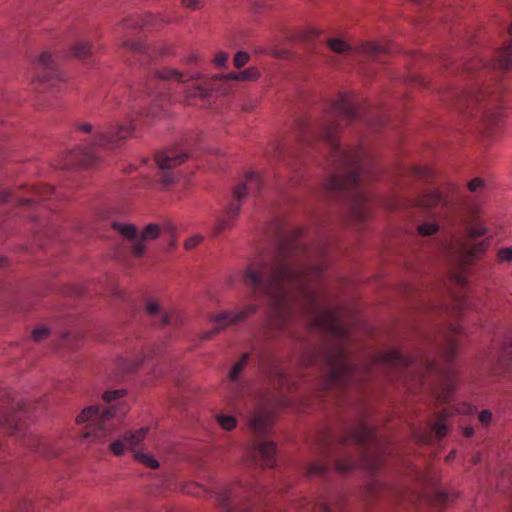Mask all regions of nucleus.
Here are the masks:
<instances>
[{
  "instance_id": "34",
  "label": "nucleus",
  "mask_w": 512,
  "mask_h": 512,
  "mask_svg": "<svg viewBox=\"0 0 512 512\" xmlns=\"http://www.w3.org/2000/svg\"><path fill=\"white\" fill-rule=\"evenodd\" d=\"M121 47L127 49L133 53L145 52L146 46L144 41L142 40H131V39H122L120 43Z\"/></svg>"
},
{
  "instance_id": "63",
  "label": "nucleus",
  "mask_w": 512,
  "mask_h": 512,
  "mask_svg": "<svg viewBox=\"0 0 512 512\" xmlns=\"http://www.w3.org/2000/svg\"><path fill=\"white\" fill-rule=\"evenodd\" d=\"M93 163L94 159H92L90 156H84L79 160V164L83 166H91Z\"/></svg>"
},
{
  "instance_id": "28",
  "label": "nucleus",
  "mask_w": 512,
  "mask_h": 512,
  "mask_svg": "<svg viewBox=\"0 0 512 512\" xmlns=\"http://www.w3.org/2000/svg\"><path fill=\"white\" fill-rule=\"evenodd\" d=\"M465 233L467 238L476 239L482 236H485L488 233V228L484 221H476V222H465Z\"/></svg>"
},
{
  "instance_id": "64",
  "label": "nucleus",
  "mask_w": 512,
  "mask_h": 512,
  "mask_svg": "<svg viewBox=\"0 0 512 512\" xmlns=\"http://www.w3.org/2000/svg\"><path fill=\"white\" fill-rule=\"evenodd\" d=\"M503 349L510 350V352H512V335L505 339Z\"/></svg>"
},
{
  "instance_id": "27",
  "label": "nucleus",
  "mask_w": 512,
  "mask_h": 512,
  "mask_svg": "<svg viewBox=\"0 0 512 512\" xmlns=\"http://www.w3.org/2000/svg\"><path fill=\"white\" fill-rule=\"evenodd\" d=\"M299 507L304 512H334L332 507L324 500L310 501L303 499Z\"/></svg>"
},
{
  "instance_id": "46",
  "label": "nucleus",
  "mask_w": 512,
  "mask_h": 512,
  "mask_svg": "<svg viewBox=\"0 0 512 512\" xmlns=\"http://www.w3.org/2000/svg\"><path fill=\"white\" fill-rule=\"evenodd\" d=\"M497 260L500 263H512V247L500 248L497 252Z\"/></svg>"
},
{
  "instance_id": "6",
  "label": "nucleus",
  "mask_w": 512,
  "mask_h": 512,
  "mask_svg": "<svg viewBox=\"0 0 512 512\" xmlns=\"http://www.w3.org/2000/svg\"><path fill=\"white\" fill-rule=\"evenodd\" d=\"M112 228L130 241V251L137 258L145 256L149 242L158 239L170 229L166 223H149L141 230L132 223H113Z\"/></svg>"
},
{
  "instance_id": "57",
  "label": "nucleus",
  "mask_w": 512,
  "mask_h": 512,
  "mask_svg": "<svg viewBox=\"0 0 512 512\" xmlns=\"http://www.w3.org/2000/svg\"><path fill=\"white\" fill-rule=\"evenodd\" d=\"M492 413L489 410H483L479 413V421L483 425H488L491 422Z\"/></svg>"
},
{
  "instance_id": "55",
  "label": "nucleus",
  "mask_w": 512,
  "mask_h": 512,
  "mask_svg": "<svg viewBox=\"0 0 512 512\" xmlns=\"http://www.w3.org/2000/svg\"><path fill=\"white\" fill-rule=\"evenodd\" d=\"M440 191H444L445 194L449 196V194H453L458 191V185L454 182H446L443 183L440 187ZM450 202V200L448 199Z\"/></svg>"
},
{
  "instance_id": "36",
  "label": "nucleus",
  "mask_w": 512,
  "mask_h": 512,
  "mask_svg": "<svg viewBox=\"0 0 512 512\" xmlns=\"http://www.w3.org/2000/svg\"><path fill=\"white\" fill-rule=\"evenodd\" d=\"M216 420L218 424L225 430L230 431L234 429L237 425L236 418L232 415H228L225 413H219L216 415Z\"/></svg>"
},
{
  "instance_id": "1",
  "label": "nucleus",
  "mask_w": 512,
  "mask_h": 512,
  "mask_svg": "<svg viewBox=\"0 0 512 512\" xmlns=\"http://www.w3.org/2000/svg\"><path fill=\"white\" fill-rule=\"evenodd\" d=\"M325 269V264H311L304 254L283 253L250 263L243 271L242 281L253 291H261L268 297L269 313L275 322L286 321L296 303L311 313L312 327L324 330L343 348H348L360 333H372L373 327L336 305L334 293L324 284L301 286L295 295L285 286L286 282L300 280L309 274L320 275Z\"/></svg>"
},
{
  "instance_id": "35",
  "label": "nucleus",
  "mask_w": 512,
  "mask_h": 512,
  "mask_svg": "<svg viewBox=\"0 0 512 512\" xmlns=\"http://www.w3.org/2000/svg\"><path fill=\"white\" fill-rule=\"evenodd\" d=\"M169 319H170L169 326L174 327V328L182 327L188 321L187 317L185 316V314L183 312L175 310V309L169 310Z\"/></svg>"
},
{
  "instance_id": "53",
  "label": "nucleus",
  "mask_w": 512,
  "mask_h": 512,
  "mask_svg": "<svg viewBox=\"0 0 512 512\" xmlns=\"http://www.w3.org/2000/svg\"><path fill=\"white\" fill-rule=\"evenodd\" d=\"M413 172L418 177L428 179L433 175V171L428 167H414Z\"/></svg>"
},
{
  "instance_id": "56",
  "label": "nucleus",
  "mask_w": 512,
  "mask_h": 512,
  "mask_svg": "<svg viewBox=\"0 0 512 512\" xmlns=\"http://www.w3.org/2000/svg\"><path fill=\"white\" fill-rule=\"evenodd\" d=\"M257 105L255 100H247L241 104L240 108L244 112L251 113L256 109Z\"/></svg>"
},
{
  "instance_id": "12",
  "label": "nucleus",
  "mask_w": 512,
  "mask_h": 512,
  "mask_svg": "<svg viewBox=\"0 0 512 512\" xmlns=\"http://www.w3.org/2000/svg\"><path fill=\"white\" fill-rule=\"evenodd\" d=\"M271 421L272 407L268 404H261L249 412V427L259 438L269 432Z\"/></svg>"
},
{
  "instance_id": "58",
  "label": "nucleus",
  "mask_w": 512,
  "mask_h": 512,
  "mask_svg": "<svg viewBox=\"0 0 512 512\" xmlns=\"http://www.w3.org/2000/svg\"><path fill=\"white\" fill-rule=\"evenodd\" d=\"M31 509V503L27 500H23L21 503H19L15 512H31Z\"/></svg>"
},
{
  "instance_id": "62",
  "label": "nucleus",
  "mask_w": 512,
  "mask_h": 512,
  "mask_svg": "<svg viewBox=\"0 0 512 512\" xmlns=\"http://www.w3.org/2000/svg\"><path fill=\"white\" fill-rule=\"evenodd\" d=\"M436 495L439 503H446L449 499L448 493L443 490H438Z\"/></svg>"
},
{
  "instance_id": "23",
  "label": "nucleus",
  "mask_w": 512,
  "mask_h": 512,
  "mask_svg": "<svg viewBox=\"0 0 512 512\" xmlns=\"http://www.w3.org/2000/svg\"><path fill=\"white\" fill-rule=\"evenodd\" d=\"M153 74L157 79L162 80V81L175 80V81H178L181 83H184L187 81L186 79H184L183 72L179 71L176 68H172V67H163V68L157 69L154 71Z\"/></svg>"
},
{
  "instance_id": "32",
  "label": "nucleus",
  "mask_w": 512,
  "mask_h": 512,
  "mask_svg": "<svg viewBox=\"0 0 512 512\" xmlns=\"http://www.w3.org/2000/svg\"><path fill=\"white\" fill-rule=\"evenodd\" d=\"M327 46L337 54H346L351 51L350 44L341 38L328 39Z\"/></svg>"
},
{
  "instance_id": "43",
  "label": "nucleus",
  "mask_w": 512,
  "mask_h": 512,
  "mask_svg": "<svg viewBox=\"0 0 512 512\" xmlns=\"http://www.w3.org/2000/svg\"><path fill=\"white\" fill-rule=\"evenodd\" d=\"M443 377L445 378V386H446V389L447 390H452L453 387H454V383L456 381V372L454 371V369H452L451 367L447 368L444 372H443Z\"/></svg>"
},
{
  "instance_id": "17",
  "label": "nucleus",
  "mask_w": 512,
  "mask_h": 512,
  "mask_svg": "<svg viewBox=\"0 0 512 512\" xmlns=\"http://www.w3.org/2000/svg\"><path fill=\"white\" fill-rule=\"evenodd\" d=\"M241 210V203H231L227 206L224 214L220 217L214 227V234L218 235L226 230L232 229Z\"/></svg>"
},
{
  "instance_id": "8",
  "label": "nucleus",
  "mask_w": 512,
  "mask_h": 512,
  "mask_svg": "<svg viewBox=\"0 0 512 512\" xmlns=\"http://www.w3.org/2000/svg\"><path fill=\"white\" fill-rule=\"evenodd\" d=\"M258 485L234 484L222 487L216 493V500L222 512H258L248 498L261 491Z\"/></svg>"
},
{
  "instance_id": "38",
  "label": "nucleus",
  "mask_w": 512,
  "mask_h": 512,
  "mask_svg": "<svg viewBox=\"0 0 512 512\" xmlns=\"http://www.w3.org/2000/svg\"><path fill=\"white\" fill-rule=\"evenodd\" d=\"M440 226L436 222H424L417 227V232L421 236H433L438 233Z\"/></svg>"
},
{
  "instance_id": "31",
  "label": "nucleus",
  "mask_w": 512,
  "mask_h": 512,
  "mask_svg": "<svg viewBox=\"0 0 512 512\" xmlns=\"http://www.w3.org/2000/svg\"><path fill=\"white\" fill-rule=\"evenodd\" d=\"M455 331L456 327L454 326H449L445 330L441 331V338L446 343L447 349L450 350V352H454L455 350L461 348L458 344V341L453 337Z\"/></svg>"
},
{
  "instance_id": "15",
  "label": "nucleus",
  "mask_w": 512,
  "mask_h": 512,
  "mask_svg": "<svg viewBox=\"0 0 512 512\" xmlns=\"http://www.w3.org/2000/svg\"><path fill=\"white\" fill-rule=\"evenodd\" d=\"M188 158V153L175 148H168L155 155V162L159 170H173L184 164Z\"/></svg>"
},
{
  "instance_id": "54",
  "label": "nucleus",
  "mask_w": 512,
  "mask_h": 512,
  "mask_svg": "<svg viewBox=\"0 0 512 512\" xmlns=\"http://www.w3.org/2000/svg\"><path fill=\"white\" fill-rule=\"evenodd\" d=\"M202 241V237L199 236V235H196V236H193V237H190L188 238L185 242H184V248L186 250H191L195 247H197Z\"/></svg>"
},
{
  "instance_id": "11",
  "label": "nucleus",
  "mask_w": 512,
  "mask_h": 512,
  "mask_svg": "<svg viewBox=\"0 0 512 512\" xmlns=\"http://www.w3.org/2000/svg\"><path fill=\"white\" fill-rule=\"evenodd\" d=\"M148 430L149 429L147 427H142L136 431H125L110 443V452L115 456H121L127 450H132L134 452L135 448L146 437Z\"/></svg>"
},
{
  "instance_id": "37",
  "label": "nucleus",
  "mask_w": 512,
  "mask_h": 512,
  "mask_svg": "<svg viewBox=\"0 0 512 512\" xmlns=\"http://www.w3.org/2000/svg\"><path fill=\"white\" fill-rule=\"evenodd\" d=\"M134 458L138 462H140V463H142V464H144L147 467L152 468V469H156L159 466V462L152 455L145 454V453H143L141 451H136L135 450L134 451Z\"/></svg>"
},
{
  "instance_id": "24",
  "label": "nucleus",
  "mask_w": 512,
  "mask_h": 512,
  "mask_svg": "<svg viewBox=\"0 0 512 512\" xmlns=\"http://www.w3.org/2000/svg\"><path fill=\"white\" fill-rule=\"evenodd\" d=\"M214 91L215 88L206 82L205 86L194 85L186 87L183 93L187 98L199 97L200 99H206L210 97Z\"/></svg>"
},
{
  "instance_id": "7",
  "label": "nucleus",
  "mask_w": 512,
  "mask_h": 512,
  "mask_svg": "<svg viewBox=\"0 0 512 512\" xmlns=\"http://www.w3.org/2000/svg\"><path fill=\"white\" fill-rule=\"evenodd\" d=\"M248 355L243 354L228 373L226 402L235 413H243L251 397L250 385L240 377L248 362Z\"/></svg>"
},
{
  "instance_id": "30",
  "label": "nucleus",
  "mask_w": 512,
  "mask_h": 512,
  "mask_svg": "<svg viewBox=\"0 0 512 512\" xmlns=\"http://www.w3.org/2000/svg\"><path fill=\"white\" fill-rule=\"evenodd\" d=\"M243 182L251 195L258 194L262 187L260 175L254 172L248 173Z\"/></svg>"
},
{
  "instance_id": "4",
  "label": "nucleus",
  "mask_w": 512,
  "mask_h": 512,
  "mask_svg": "<svg viewBox=\"0 0 512 512\" xmlns=\"http://www.w3.org/2000/svg\"><path fill=\"white\" fill-rule=\"evenodd\" d=\"M320 362L323 377L322 389L342 391L351 385L366 381L368 372L347 358L348 354H309Z\"/></svg>"
},
{
  "instance_id": "5",
  "label": "nucleus",
  "mask_w": 512,
  "mask_h": 512,
  "mask_svg": "<svg viewBox=\"0 0 512 512\" xmlns=\"http://www.w3.org/2000/svg\"><path fill=\"white\" fill-rule=\"evenodd\" d=\"M29 404L18 399L6 389L0 390V426L9 434L28 437L26 444L33 449H40L41 440L38 436L26 432L23 418L26 416Z\"/></svg>"
},
{
  "instance_id": "33",
  "label": "nucleus",
  "mask_w": 512,
  "mask_h": 512,
  "mask_svg": "<svg viewBox=\"0 0 512 512\" xmlns=\"http://www.w3.org/2000/svg\"><path fill=\"white\" fill-rule=\"evenodd\" d=\"M339 124L335 123L332 119H327L322 124L321 135L324 139L334 143V136L338 132Z\"/></svg>"
},
{
  "instance_id": "61",
  "label": "nucleus",
  "mask_w": 512,
  "mask_h": 512,
  "mask_svg": "<svg viewBox=\"0 0 512 512\" xmlns=\"http://www.w3.org/2000/svg\"><path fill=\"white\" fill-rule=\"evenodd\" d=\"M76 129L81 132L90 133L93 128L90 123H80L76 125Z\"/></svg>"
},
{
  "instance_id": "45",
  "label": "nucleus",
  "mask_w": 512,
  "mask_h": 512,
  "mask_svg": "<svg viewBox=\"0 0 512 512\" xmlns=\"http://www.w3.org/2000/svg\"><path fill=\"white\" fill-rule=\"evenodd\" d=\"M250 60V56L247 52L238 51L233 58V63L236 68L245 66Z\"/></svg>"
},
{
  "instance_id": "3",
  "label": "nucleus",
  "mask_w": 512,
  "mask_h": 512,
  "mask_svg": "<svg viewBox=\"0 0 512 512\" xmlns=\"http://www.w3.org/2000/svg\"><path fill=\"white\" fill-rule=\"evenodd\" d=\"M126 393L125 390L106 391L103 399L108 407L91 406L85 408L76 418L78 424L86 423L84 437H93L105 441L111 439L119 425L120 418L128 411V405L124 402L111 404Z\"/></svg>"
},
{
  "instance_id": "50",
  "label": "nucleus",
  "mask_w": 512,
  "mask_h": 512,
  "mask_svg": "<svg viewBox=\"0 0 512 512\" xmlns=\"http://www.w3.org/2000/svg\"><path fill=\"white\" fill-rule=\"evenodd\" d=\"M154 320H155V325L159 328H164V327L169 326V323H170L169 310L161 311L158 314V317H156Z\"/></svg>"
},
{
  "instance_id": "48",
  "label": "nucleus",
  "mask_w": 512,
  "mask_h": 512,
  "mask_svg": "<svg viewBox=\"0 0 512 512\" xmlns=\"http://www.w3.org/2000/svg\"><path fill=\"white\" fill-rule=\"evenodd\" d=\"M499 67L502 70H509L512 68V52L506 51L499 58Z\"/></svg>"
},
{
  "instance_id": "18",
  "label": "nucleus",
  "mask_w": 512,
  "mask_h": 512,
  "mask_svg": "<svg viewBox=\"0 0 512 512\" xmlns=\"http://www.w3.org/2000/svg\"><path fill=\"white\" fill-rule=\"evenodd\" d=\"M439 204L443 206L449 204L448 195L440 191V188H432L417 199V205L424 208H435Z\"/></svg>"
},
{
  "instance_id": "52",
  "label": "nucleus",
  "mask_w": 512,
  "mask_h": 512,
  "mask_svg": "<svg viewBox=\"0 0 512 512\" xmlns=\"http://www.w3.org/2000/svg\"><path fill=\"white\" fill-rule=\"evenodd\" d=\"M229 55L224 51H219L213 58V63L218 67H225L228 61Z\"/></svg>"
},
{
  "instance_id": "26",
  "label": "nucleus",
  "mask_w": 512,
  "mask_h": 512,
  "mask_svg": "<svg viewBox=\"0 0 512 512\" xmlns=\"http://www.w3.org/2000/svg\"><path fill=\"white\" fill-rule=\"evenodd\" d=\"M225 77L227 80L234 81H255L260 77V72L255 67H248L239 73L230 72Z\"/></svg>"
},
{
  "instance_id": "25",
  "label": "nucleus",
  "mask_w": 512,
  "mask_h": 512,
  "mask_svg": "<svg viewBox=\"0 0 512 512\" xmlns=\"http://www.w3.org/2000/svg\"><path fill=\"white\" fill-rule=\"evenodd\" d=\"M357 51L366 56H376L380 53H390L391 49L385 45H381L378 42L367 41L361 43L357 47Z\"/></svg>"
},
{
  "instance_id": "2",
  "label": "nucleus",
  "mask_w": 512,
  "mask_h": 512,
  "mask_svg": "<svg viewBox=\"0 0 512 512\" xmlns=\"http://www.w3.org/2000/svg\"><path fill=\"white\" fill-rule=\"evenodd\" d=\"M386 448L376 431L364 420L339 437L325 430L317 436L315 443L319 459L307 467V474L324 475L332 464L342 473L354 469L376 472L384 463Z\"/></svg>"
},
{
  "instance_id": "20",
  "label": "nucleus",
  "mask_w": 512,
  "mask_h": 512,
  "mask_svg": "<svg viewBox=\"0 0 512 512\" xmlns=\"http://www.w3.org/2000/svg\"><path fill=\"white\" fill-rule=\"evenodd\" d=\"M488 249V244L484 241L473 244L470 248L462 249L458 258V266L463 269L473 264L474 258L484 255Z\"/></svg>"
},
{
  "instance_id": "13",
  "label": "nucleus",
  "mask_w": 512,
  "mask_h": 512,
  "mask_svg": "<svg viewBox=\"0 0 512 512\" xmlns=\"http://www.w3.org/2000/svg\"><path fill=\"white\" fill-rule=\"evenodd\" d=\"M133 132L134 125L132 123L117 125L110 131L97 133L95 136V145L101 147H116L121 141L131 137Z\"/></svg>"
},
{
  "instance_id": "14",
  "label": "nucleus",
  "mask_w": 512,
  "mask_h": 512,
  "mask_svg": "<svg viewBox=\"0 0 512 512\" xmlns=\"http://www.w3.org/2000/svg\"><path fill=\"white\" fill-rule=\"evenodd\" d=\"M252 459L255 463L273 467L276 465V445L274 442L259 439L255 441L252 451H251Z\"/></svg>"
},
{
  "instance_id": "44",
  "label": "nucleus",
  "mask_w": 512,
  "mask_h": 512,
  "mask_svg": "<svg viewBox=\"0 0 512 512\" xmlns=\"http://www.w3.org/2000/svg\"><path fill=\"white\" fill-rule=\"evenodd\" d=\"M161 311V306L157 301L148 300L146 302V312L151 318L155 319L156 317H158V314Z\"/></svg>"
},
{
  "instance_id": "16",
  "label": "nucleus",
  "mask_w": 512,
  "mask_h": 512,
  "mask_svg": "<svg viewBox=\"0 0 512 512\" xmlns=\"http://www.w3.org/2000/svg\"><path fill=\"white\" fill-rule=\"evenodd\" d=\"M333 117L339 121L350 124L358 115L356 105L347 97L341 96L332 105Z\"/></svg>"
},
{
  "instance_id": "9",
  "label": "nucleus",
  "mask_w": 512,
  "mask_h": 512,
  "mask_svg": "<svg viewBox=\"0 0 512 512\" xmlns=\"http://www.w3.org/2000/svg\"><path fill=\"white\" fill-rule=\"evenodd\" d=\"M258 307L256 305H248L240 310L222 311L211 314L207 320L212 325L211 330L199 333L198 339L205 341L211 339L214 335L221 333L232 325L241 323L252 316Z\"/></svg>"
},
{
  "instance_id": "21",
  "label": "nucleus",
  "mask_w": 512,
  "mask_h": 512,
  "mask_svg": "<svg viewBox=\"0 0 512 512\" xmlns=\"http://www.w3.org/2000/svg\"><path fill=\"white\" fill-rule=\"evenodd\" d=\"M350 217L355 221H364L369 217V210L365 205L363 195H358L351 201Z\"/></svg>"
},
{
  "instance_id": "10",
  "label": "nucleus",
  "mask_w": 512,
  "mask_h": 512,
  "mask_svg": "<svg viewBox=\"0 0 512 512\" xmlns=\"http://www.w3.org/2000/svg\"><path fill=\"white\" fill-rule=\"evenodd\" d=\"M31 64L36 72L33 81H38L49 87H54L58 82L65 81L62 74L55 67L52 54L48 51H42L35 56Z\"/></svg>"
},
{
  "instance_id": "49",
  "label": "nucleus",
  "mask_w": 512,
  "mask_h": 512,
  "mask_svg": "<svg viewBox=\"0 0 512 512\" xmlns=\"http://www.w3.org/2000/svg\"><path fill=\"white\" fill-rule=\"evenodd\" d=\"M247 195H251L248 191V189L246 188L244 182L240 183L239 185H237L234 190H233V197L237 200V201H240L242 200L243 198H245ZM237 203H240V202H237Z\"/></svg>"
},
{
  "instance_id": "19",
  "label": "nucleus",
  "mask_w": 512,
  "mask_h": 512,
  "mask_svg": "<svg viewBox=\"0 0 512 512\" xmlns=\"http://www.w3.org/2000/svg\"><path fill=\"white\" fill-rule=\"evenodd\" d=\"M358 184V175L350 171L346 175H335L326 182V188L330 191H340L352 188Z\"/></svg>"
},
{
  "instance_id": "40",
  "label": "nucleus",
  "mask_w": 512,
  "mask_h": 512,
  "mask_svg": "<svg viewBox=\"0 0 512 512\" xmlns=\"http://www.w3.org/2000/svg\"><path fill=\"white\" fill-rule=\"evenodd\" d=\"M486 188V182L481 177H475L467 182V189L473 194H481Z\"/></svg>"
},
{
  "instance_id": "22",
  "label": "nucleus",
  "mask_w": 512,
  "mask_h": 512,
  "mask_svg": "<svg viewBox=\"0 0 512 512\" xmlns=\"http://www.w3.org/2000/svg\"><path fill=\"white\" fill-rule=\"evenodd\" d=\"M484 208L482 204L478 202H467L463 208V216L465 222H476V221H484Z\"/></svg>"
},
{
  "instance_id": "41",
  "label": "nucleus",
  "mask_w": 512,
  "mask_h": 512,
  "mask_svg": "<svg viewBox=\"0 0 512 512\" xmlns=\"http://www.w3.org/2000/svg\"><path fill=\"white\" fill-rule=\"evenodd\" d=\"M120 25L128 30H139L143 27L142 22L132 16L123 18L120 22Z\"/></svg>"
},
{
  "instance_id": "51",
  "label": "nucleus",
  "mask_w": 512,
  "mask_h": 512,
  "mask_svg": "<svg viewBox=\"0 0 512 512\" xmlns=\"http://www.w3.org/2000/svg\"><path fill=\"white\" fill-rule=\"evenodd\" d=\"M432 430L439 440L444 438L447 433V427L442 422V420H439L437 423H435L432 427Z\"/></svg>"
},
{
  "instance_id": "60",
  "label": "nucleus",
  "mask_w": 512,
  "mask_h": 512,
  "mask_svg": "<svg viewBox=\"0 0 512 512\" xmlns=\"http://www.w3.org/2000/svg\"><path fill=\"white\" fill-rule=\"evenodd\" d=\"M182 5L190 9H197L200 3L198 0H182Z\"/></svg>"
},
{
  "instance_id": "29",
  "label": "nucleus",
  "mask_w": 512,
  "mask_h": 512,
  "mask_svg": "<svg viewBox=\"0 0 512 512\" xmlns=\"http://www.w3.org/2000/svg\"><path fill=\"white\" fill-rule=\"evenodd\" d=\"M71 54L78 59H85L92 55V44L88 41L79 40L72 44Z\"/></svg>"
},
{
  "instance_id": "39",
  "label": "nucleus",
  "mask_w": 512,
  "mask_h": 512,
  "mask_svg": "<svg viewBox=\"0 0 512 512\" xmlns=\"http://www.w3.org/2000/svg\"><path fill=\"white\" fill-rule=\"evenodd\" d=\"M51 335V330L47 326H40L31 331V339L32 341L36 343L43 342L44 340L48 339Z\"/></svg>"
},
{
  "instance_id": "42",
  "label": "nucleus",
  "mask_w": 512,
  "mask_h": 512,
  "mask_svg": "<svg viewBox=\"0 0 512 512\" xmlns=\"http://www.w3.org/2000/svg\"><path fill=\"white\" fill-rule=\"evenodd\" d=\"M159 175L164 186H171L178 180L177 175L172 170H160Z\"/></svg>"
},
{
  "instance_id": "47",
  "label": "nucleus",
  "mask_w": 512,
  "mask_h": 512,
  "mask_svg": "<svg viewBox=\"0 0 512 512\" xmlns=\"http://www.w3.org/2000/svg\"><path fill=\"white\" fill-rule=\"evenodd\" d=\"M362 154L360 151H347L344 154V159L347 164L351 165L352 167L356 166L361 159Z\"/></svg>"
},
{
  "instance_id": "59",
  "label": "nucleus",
  "mask_w": 512,
  "mask_h": 512,
  "mask_svg": "<svg viewBox=\"0 0 512 512\" xmlns=\"http://www.w3.org/2000/svg\"><path fill=\"white\" fill-rule=\"evenodd\" d=\"M11 193L8 189L0 188V204H5L9 201Z\"/></svg>"
}]
</instances>
